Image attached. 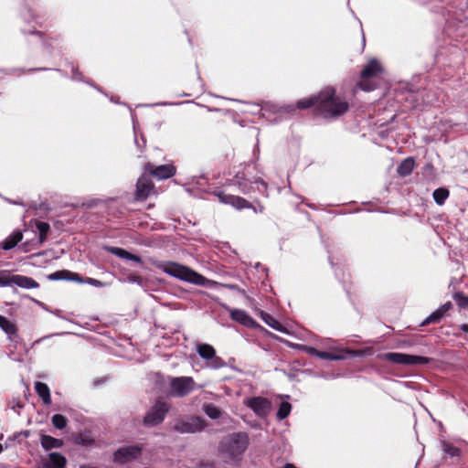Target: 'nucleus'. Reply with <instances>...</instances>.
<instances>
[{"label":"nucleus","instance_id":"1","mask_svg":"<svg viewBox=\"0 0 468 468\" xmlns=\"http://www.w3.org/2000/svg\"><path fill=\"white\" fill-rule=\"evenodd\" d=\"M158 268L163 271L165 273L175 277L178 280L195 284V285H200L204 287L208 288H214L218 286H224V284H220L215 281L208 280L203 275L199 274L198 272L193 271L192 269L178 264L176 262L168 261V262H162L158 265ZM225 287H228L229 289H234V285H225Z\"/></svg>","mask_w":468,"mask_h":468},{"label":"nucleus","instance_id":"2","mask_svg":"<svg viewBox=\"0 0 468 468\" xmlns=\"http://www.w3.org/2000/svg\"><path fill=\"white\" fill-rule=\"evenodd\" d=\"M346 100L336 94L335 90L327 87L317 95V110L324 118H336L347 112Z\"/></svg>","mask_w":468,"mask_h":468},{"label":"nucleus","instance_id":"3","mask_svg":"<svg viewBox=\"0 0 468 468\" xmlns=\"http://www.w3.org/2000/svg\"><path fill=\"white\" fill-rule=\"evenodd\" d=\"M249 445V436L245 432H234L224 437L219 442V452L231 459H240Z\"/></svg>","mask_w":468,"mask_h":468},{"label":"nucleus","instance_id":"4","mask_svg":"<svg viewBox=\"0 0 468 468\" xmlns=\"http://www.w3.org/2000/svg\"><path fill=\"white\" fill-rule=\"evenodd\" d=\"M381 72L382 67L379 62L375 58L369 60L361 71V80L358 83L359 88L365 91L375 90L377 84L373 81V79Z\"/></svg>","mask_w":468,"mask_h":468},{"label":"nucleus","instance_id":"5","mask_svg":"<svg viewBox=\"0 0 468 468\" xmlns=\"http://www.w3.org/2000/svg\"><path fill=\"white\" fill-rule=\"evenodd\" d=\"M381 360H386L398 365L416 366L429 363V358L420 356L408 355L403 353H384L378 356Z\"/></svg>","mask_w":468,"mask_h":468},{"label":"nucleus","instance_id":"6","mask_svg":"<svg viewBox=\"0 0 468 468\" xmlns=\"http://www.w3.org/2000/svg\"><path fill=\"white\" fill-rule=\"evenodd\" d=\"M234 185L238 186L239 191L244 195L250 194L256 190L263 195H267V183L261 178L252 181L247 178L244 174H238L234 178Z\"/></svg>","mask_w":468,"mask_h":468},{"label":"nucleus","instance_id":"7","mask_svg":"<svg viewBox=\"0 0 468 468\" xmlns=\"http://www.w3.org/2000/svg\"><path fill=\"white\" fill-rule=\"evenodd\" d=\"M169 386L172 396L183 398L195 389L196 383L191 377H175L171 378Z\"/></svg>","mask_w":468,"mask_h":468},{"label":"nucleus","instance_id":"8","mask_svg":"<svg viewBox=\"0 0 468 468\" xmlns=\"http://www.w3.org/2000/svg\"><path fill=\"white\" fill-rule=\"evenodd\" d=\"M206 426L205 420L192 416L178 420L173 429L179 433H196L202 431Z\"/></svg>","mask_w":468,"mask_h":468},{"label":"nucleus","instance_id":"9","mask_svg":"<svg viewBox=\"0 0 468 468\" xmlns=\"http://www.w3.org/2000/svg\"><path fill=\"white\" fill-rule=\"evenodd\" d=\"M295 110L292 104L277 105L274 103H265L261 108L262 116L271 122H278L283 116L291 114Z\"/></svg>","mask_w":468,"mask_h":468},{"label":"nucleus","instance_id":"10","mask_svg":"<svg viewBox=\"0 0 468 468\" xmlns=\"http://www.w3.org/2000/svg\"><path fill=\"white\" fill-rule=\"evenodd\" d=\"M197 352L201 358L207 361V367L210 368L218 369L226 365L222 358L216 356V350L211 345L198 344Z\"/></svg>","mask_w":468,"mask_h":468},{"label":"nucleus","instance_id":"11","mask_svg":"<svg viewBox=\"0 0 468 468\" xmlns=\"http://www.w3.org/2000/svg\"><path fill=\"white\" fill-rule=\"evenodd\" d=\"M168 410L169 405L166 402L163 400L156 401V403L144 416V424L148 426H154L161 423L164 420Z\"/></svg>","mask_w":468,"mask_h":468},{"label":"nucleus","instance_id":"12","mask_svg":"<svg viewBox=\"0 0 468 468\" xmlns=\"http://www.w3.org/2000/svg\"><path fill=\"white\" fill-rule=\"evenodd\" d=\"M215 195L218 197V201L222 204L230 205L231 207H235L236 209H242V208H252L255 212H262L263 207H260L259 208H255L250 205V202H248L243 197H240L239 196H234L230 194H226L224 192H217Z\"/></svg>","mask_w":468,"mask_h":468},{"label":"nucleus","instance_id":"13","mask_svg":"<svg viewBox=\"0 0 468 468\" xmlns=\"http://www.w3.org/2000/svg\"><path fill=\"white\" fill-rule=\"evenodd\" d=\"M244 405L253 410L260 418L266 417L271 410V402L262 397L249 398L244 400Z\"/></svg>","mask_w":468,"mask_h":468},{"label":"nucleus","instance_id":"14","mask_svg":"<svg viewBox=\"0 0 468 468\" xmlns=\"http://www.w3.org/2000/svg\"><path fill=\"white\" fill-rule=\"evenodd\" d=\"M142 452L139 445L125 446L118 449L113 455V460L118 463H126L137 459Z\"/></svg>","mask_w":468,"mask_h":468},{"label":"nucleus","instance_id":"15","mask_svg":"<svg viewBox=\"0 0 468 468\" xmlns=\"http://www.w3.org/2000/svg\"><path fill=\"white\" fill-rule=\"evenodd\" d=\"M146 172L160 180L172 177L176 174V167L173 165H161L154 166L151 163H147L144 166Z\"/></svg>","mask_w":468,"mask_h":468},{"label":"nucleus","instance_id":"16","mask_svg":"<svg viewBox=\"0 0 468 468\" xmlns=\"http://www.w3.org/2000/svg\"><path fill=\"white\" fill-rule=\"evenodd\" d=\"M447 12L458 22L468 27V0H457V4H453Z\"/></svg>","mask_w":468,"mask_h":468},{"label":"nucleus","instance_id":"17","mask_svg":"<svg viewBox=\"0 0 468 468\" xmlns=\"http://www.w3.org/2000/svg\"><path fill=\"white\" fill-rule=\"evenodd\" d=\"M66 458L58 452H50L42 457L38 468H65Z\"/></svg>","mask_w":468,"mask_h":468},{"label":"nucleus","instance_id":"18","mask_svg":"<svg viewBox=\"0 0 468 468\" xmlns=\"http://www.w3.org/2000/svg\"><path fill=\"white\" fill-rule=\"evenodd\" d=\"M154 191V184L146 176H142L136 184V198L138 200L146 199Z\"/></svg>","mask_w":468,"mask_h":468},{"label":"nucleus","instance_id":"19","mask_svg":"<svg viewBox=\"0 0 468 468\" xmlns=\"http://www.w3.org/2000/svg\"><path fill=\"white\" fill-rule=\"evenodd\" d=\"M225 308L229 311V316L233 321L251 328L256 326L257 324L254 321V319L251 316H250L245 311L241 309L229 308L227 306Z\"/></svg>","mask_w":468,"mask_h":468},{"label":"nucleus","instance_id":"20","mask_svg":"<svg viewBox=\"0 0 468 468\" xmlns=\"http://www.w3.org/2000/svg\"><path fill=\"white\" fill-rule=\"evenodd\" d=\"M452 307L451 302H447L432 312L422 323L421 325L438 323L445 314Z\"/></svg>","mask_w":468,"mask_h":468},{"label":"nucleus","instance_id":"21","mask_svg":"<svg viewBox=\"0 0 468 468\" xmlns=\"http://www.w3.org/2000/svg\"><path fill=\"white\" fill-rule=\"evenodd\" d=\"M13 284L24 289H37L39 284L32 278L24 275H12Z\"/></svg>","mask_w":468,"mask_h":468},{"label":"nucleus","instance_id":"22","mask_svg":"<svg viewBox=\"0 0 468 468\" xmlns=\"http://www.w3.org/2000/svg\"><path fill=\"white\" fill-rule=\"evenodd\" d=\"M344 354H348L350 356H360V352H353L347 349H341L338 350V353H329V352H324L319 351L318 357L321 359H327V360H343L346 356Z\"/></svg>","mask_w":468,"mask_h":468},{"label":"nucleus","instance_id":"23","mask_svg":"<svg viewBox=\"0 0 468 468\" xmlns=\"http://www.w3.org/2000/svg\"><path fill=\"white\" fill-rule=\"evenodd\" d=\"M106 250L109 252L118 256L119 258L132 261H134L137 263H141V258L139 256H137L135 254H132L123 249L116 248V247H108Z\"/></svg>","mask_w":468,"mask_h":468},{"label":"nucleus","instance_id":"24","mask_svg":"<svg viewBox=\"0 0 468 468\" xmlns=\"http://www.w3.org/2000/svg\"><path fill=\"white\" fill-rule=\"evenodd\" d=\"M35 390L42 399L44 404L49 405L51 403L50 389L47 384L39 381L36 382Z\"/></svg>","mask_w":468,"mask_h":468},{"label":"nucleus","instance_id":"25","mask_svg":"<svg viewBox=\"0 0 468 468\" xmlns=\"http://www.w3.org/2000/svg\"><path fill=\"white\" fill-rule=\"evenodd\" d=\"M259 314H260L261 318L263 320V322L266 324H268L270 327H271L272 329H274L276 331H279L282 333H286L285 328L281 324V323L279 321H277L275 318H273L271 314H269L263 311H260Z\"/></svg>","mask_w":468,"mask_h":468},{"label":"nucleus","instance_id":"26","mask_svg":"<svg viewBox=\"0 0 468 468\" xmlns=\"http://www.w3.org/2000/svg\"><path fill=\"white\" fill-rule=\"evenodd\" d=\"M40 443L41 446L48 451L51 449L60 448L63 444V441L59 439H56L49 435H41Z\"/></svg>","mask_w":468,"mask_h":468},{"label":"nucleus","instance_id":"27","mask_svg":"<svg viewBox=\"0 0 468 468\" xmlns=\"http://www.w3.org/2000/svg\"><path fill=\"white\" fill-rule=\"evenodd\" d=\"M23 235L21 231H15L1 243V248L5 250H11L21 241Z\"/></svg>","mask_w":468,"mask_h":468},{"label":"nucleus","instance_id":"28","mask_svg":"<svg viewBox=\"0 0 468 468\" xmlns=\"http://www.w3.org/2000/svg\"><path fill=\"white\" fill-rule=\"evenodd\" d=\"M414 165H415L414 159L410 158V157L406 158L400 163V165H399V167L397 169V172L401 176H407L412 172Z\"/></svg>","mask_w":468,"mask_h":468},{"label":"nucleus","instance_id":"29","mask_svg":"<svg viewBox=\"0 0 468 468\" xmlns=\"http://www.w3.org/2000/svg\"><path fill=\"white\" fill-rule=\"evenodd\" d=\"M36 229L38 232L37 244L42 245L46 241L48 233L50 229L49 224L44 221H37L36 223Z\"/></svg>","mask_w":468,"mask_h":468},{"label":"nucleus","instance_id":"30","mask_svg":"<svg viewBox=\"0 0 468 468\" xmlns=\"http://www.w3.org/2000/svg\"><path fill=\"white\" fill-rule=\"evenodd\" d=\"M202 409H203L204 412L206 413V415L212 420H218L222 415V411L220 410V409L212 403L203 404Z\"/></svg>","mask_w":468,"mask_h":468},{"label":"nucleus","instance_id":"31","mask_svg":"<svg viewBox=\"0 0 468 468\" xmlns=\"http://www.w3.org/2000/svg\"><path fill=\"white\" fill-rule=\"evenodd\" d=\"M0 328L8 335H15L16 332L15 324L2 315H0Z\"/></svg>","mask_w":468,"mask_h":468},{"label":"nucleus","instance_id":"32","mask_svg":"<svg viewBox=\"0 0 468 468\" xmlns=\"http://www.w3.org/2000/svg\"><path fill=\"white\" fill-rule=\"evenodd\" d=\"M433 199L439 205L441 206L444 204L445 200L449 197V191L446 188H437L433 192Z\"/></svg>","mask_w":468,"mask_h":468},{"label":"nucleus","instance_id":"33","mask_svg":"<svg viewBox=\"0 0 468 468\" xmlns=\"http://www.w3.org/2000/svg\"><path fill=\"white\" fill-rule=\"evenodd\" d=\"M314 104L317 106V95L312 96L309 98H303V99L298 101L297 104H296V108L303 110V109H308Z\"/></svg>","mask_w":468,"mask_h":468},{"label":"nucleus","instance_id":"34","mask_svg":"<svg viewBox=\"0 0 468 468\" xmlns=\"http://www.w3.org/2000/svg\"><path fill=\"white\" fill-rule=\"evenodd\" d=\"M291 410H292L291 404L287 401H282L280 404V407H279V410L277 412V418L279 420H283V419L287 418L289 416Z\"/></svg>","mask_w":468,"mask_h":468},{"label":"nucleus","instance_id":"35","mask_svg":"<svg viewBox=\"0 0 468 468\" xmlns=\"http://www.w3.org/2000/svg\"><path fill=\"white\" fill-rule=\"evenodd\" d=\"M52 424L58 430H62L67 426L68 420L61 414H55L52 417Z\"/></svg>","mask_w":468,"mask_h":468},{"label":"nucleus","instance_id":"36","mask_svg":"<svg viewBox=\"0 0 468 468\" xmlns=\"http://www.w3.org/2000/svg\"><path fill=\"white\" fill-rule=\"evenodd\" d=\"M454 299L460 307L468 308V296H465L462 293H455Z\"/></svg>","mask_w":468,"mask_h":468},{"label":"nucleus","instance_id":"37","mask_svg":"<svg viewBox=\"0 0 468 468\" xmlns=\"http://www.w3.org/2000/svg\"><path fill=\"white\" fill-rule=\"evenodd\" d=\"M12 275L0 272V287H7L13 285Z\"/></svg>","mask_w":468,"mask_h":468},{"label":"nucleus","instance_id":"38","mask_svg":"<svg viewBox=\"0 0 468 468\" xmlns=\"http://www.w3.org/2000/svg\"><path fill=\"white\" fill-rule=\"evenodd\" d=\"M67 271H56L54 273L49 274L48 279L51 281L66 279Z\"/></svg>","mask_w":468,"mask_h":468},{"label":"nucleus","instance_id":"39","mask_svg":"<svg viewBox=\"0 0 468 468\" xmlns=\"http://www.w3.org/2000/svg\"><path fill=\"white\" fill-rule=\"evenodd\" d=\"M443 450L447 454H449L451 456H455V455H458V453H459L458 448L452 446L450 444H444Z\"/></svg>","mask_w":468,"mask_h":468},{"label":"nucleus","instance_id":"40","mask_svg":"<svg viewBox=\"0 0 468 468\" xmlns=\"http://www.w3.org/2000/svg\"><path fill=\"white\" fill-rule=\"evenodd\" d=\"M67 280L74 281L80 283H83L85 280L81 279L78 273L67 271L66 275Z\"/></svg>","mask_w":468,"mask_h":468},{"label":"nucleus","instance_id":"41","mask_svg":"<svg viewBox=\"0 0 468 468\" xmlns=\"http://www.w3.org/2000/svg\"><path fill=\"white\" fill-rule=\"evenodd\" d=\"M301 349L303 350L304 352H306L307 354L311 355V356H315L318 357L319 351L317 349H315L314 347H313V346H303L301 347Z\"/></svg>","mask_w":468,"mask_h":468},{"label":"nucleus","instance_id":"42","mask_svg":"<svg viewBox=\"0 0 468 468\" xmlns=\"http://www.w3.org/2000/svg\"><path fill=\"white\" fill-rule=\"evenodd\" d=\"M85 283H88L90 285H92L94 287H102L104 284L102 282L97 280V279H93V278H87L85 281H84Z\"/></svg>","mask_w":468,"mask_h":468},{"label":"nucleus","instance_id":"43","mask_svg":"<svg viewBox=\"0 0 468 468\" xmlns=\"http://www.w3.org/2000/svg\"><path fill=\"white\" fill-rule=\"evenodd\" d=\"M71 78L73 80H76V81H85L82 77V74L80 72H79L78 69H75L74 67L72 68V77Z\"/></svg>","mask_w":468,"mask_h":468},{"label":"nucleus","instance_id":"44","mask_svg":"<svg viewBox=\"0 0 468 468\" xmlns=\"http://www.w3.org/2000/svg\"><path fill=\"white\" fill-rule=\"evenodd\" d=\"M134 143L135 144L137 145V147L141 150L142 148L144 147V144H145V142H144V139L142 138V144L141 143H139L138 139H137V135H136V132H134Z\"/></svg>","mask_w":468,"mask_h":468},{"label":"nucleus","instance_id":"45","mask_svg":"<svg viewBox=\"0 0 468 468\" xmlns=\"http://www.w3.org/2000/svg\"><path fill=\"white\" fill-rule=\"evenodd\" d=\"M460 328H461V330H462L463 333L468 334V324H461V325H460Z\"/></svg>","mask_w":468,"mask_h":468},{"label":"nucleus","instance_id":"46","mask_svg":"<svg viewBox=\"0 0 468 468\" xmlns=\"http://www.w3.org/2000/svg\"><path fill=\"white\" fill-rule=\"evenodd\" d=\"M24 72H26V70L19 69H11V72H10V73H13V74H15V73L22 74V73H24Z\"/></svg>","mask_w":468,"mask_h":468},{"label":"nucleus","instance_id":"47","mask_svg":"<svg viewBox=\"0 0 468 468\" xmlns=\"http://www.w3.org/2000/svg\"><path fill=\"white\" fill-rule=\"evenodd\" d=\"M283 468H298L292 463H286Z\"/></svg>","mask_w":468,"mask_h":468},{"label":"nucleus","instance_id":"48","mask_svg":"<svg viewBox=\"0 0 468 468\" xmlns=\"http://www.w3.org/2000/svg\"><path fill=\"white\" fill-rule=\"evenodd\" d=\"M130 281L133 282H137L139 281V278L138 277H132V278H130Z\"/></svg>","mask_w":468,"mask_h":468},{"label":"nucleus","instance_id":"49","mask_svg":"<svg viewBox=\"0 0 468 468\" xmlns=\"http://www.w3.org/2000/svg\"><path fill=\"white\" fill-rule=\"evenodd\" d=\"M175 103H171V102H161V103H157V105H174Z\"/></svg>","mask_w":468,"mask_h":468},{"label":"nucleus","instance_id":"50","mask_svg":"<svg viewBox=\"0 0 468 468\" xmlns=\"http://www.w3.org/2000/svg\"><path fill=\"white\" fill-rule=\"evenodd\" d=\"M111 101H113V102H115V103H119V101H118V100H116V99H113L112 97L111 98Z\"/></svg>","mask_w":468,"mask_h":468},{"label":"nucleus","instance_id":"51","mask_svg":"<svg viewBox=\"0 0 468 468\" xmlns=\"http://www.w3.org/2000/svg\"><path fill=\"white\" fill-rule=\"evenodd\" d=\"M41 69H39L40 70ZM38 70V69H29L27 71Z\"/></svg>","mask_w":468,"mask_h":468},{"label":"nucleus","instance_id":"52","mask_svg":"<svg viewBox=\"0 0 468 468\" xmlns=\"http://www.w3.org/2000/svg\"><path fill=\"white\" fill-rule=\"evenodd\" d=\"M2 450H3V447H2V445L0 444V452H2Z\"/></svg>","mask_w":468,"mask_h":468}]
</instances>
